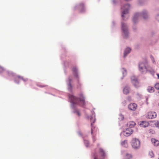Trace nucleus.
Returning a JSON list of instances; mask_svg holds the SVG:
<instances>
[{
  "label": "nucleus",
  "mask_w": 159,
  "mask_h": 159,
  "mask_svg": "<svg viewBox=\"0 0 159 159\" xmlns=\"http://www.w3.org/2000/svg\"><path fill=\"white\" fill-rule=\"evenodd\" d=\"M142 15L144 19L148 17L147 13L146 11H143L142 14Z\"/></svg>",
  "instance_id": "obj_19"
},
{
  "label": "nucleus",
  "mask_w": 159,
  "mask_h": 159,
  "mask_svg": "<svg viewBox=\"0 0 159 159\" xmlns=\"http://www.w3.org/2000/svg\"><path fill=\"white\" fill-rule=\"evenodd\" d=\"M120 116L121 117V120H123V119H124V117L123 116V115H120Z\"/></svg>",
  "instance_id": "obj_33"
},
{
  "label": "nucleus",
  "mask_w": 159,
  "mask_h": 159,
  "mask_svg": "<svg viewBox=\"0 0 159 159\" xmlns=\"http://www.w3.org/2000/svg\"><path fill=\"white\" fill-rule=\"evenodd\" d=\"M77 114L78 116H80L81 115L79 111H77Z\"/></svg>",
  "instance_id": "obj_36"
},
{
  "label": "nucleus",
  "mask_w": 159,
  "mask_h": 159,
  "mask_svg": "<svg viewBox=\"0 0 159 159\" xmlns=\"http://www.w3.org/2000/svg\"><path fill=\"white\" fill-rule=\"evenodd\" d=\"M148 90L150 93H153L154 91V88L153 87L149 86L148 87Z\"/></svg>",
  "instance_id": "obj_21"
},
{
  "label": "nucleus",
  "mask_w": 159,
  "mask_h": 159,
  "mask_svg": "<svg viewBox=\"0 0 159 159\" xmlns=\"http://www.w3.org/2000/svg\"><path fill=\"white\" fill-rule=\"evenodd\" d=\"M158 105H159V104H158Z\"/></svg>",
  "instance_id": "obj_39"
},
{
  "label": "nucleus",
  "mask_w": 159,
  "mask_h": 159,
  "mask_svg": "<svg viewBox=\"0 0 159 159\" xmlns=\"http://www.w3.org/2000/svg\"><path fill=\"white\" fill-rule=\"evenodd\" d=\"M130 7V5L128 4L125 5L123 7L124 10L122 12V16L123 17L124 15L128 13V11Z\"/></svg>",
  "instance_id": "obj_8"
},
{
  "label": "nucleus",
  "mask_w": 159,
  "mask_h": 159,
  "mask_svg": "<svg viewBox=\"0 0 159 159\" xmlns=\"http://www.w3.org/2000/svg\"><path fill=\"white\" fill-rule=\"evenodd\" d=\"M137 107L136 104L134 103H132L128 105L129 109L131 110L135 111Z\"/></svg>",
  "instance_id": "obj_10"
},
{
  "label": "nucleus",
  "mask_w": 159,
  "mask_h": 159,
  "mask_svg": "<svg viewBox=\"0 0 159 159\" xmlns=\"http://www.w3.org/2000/svg\"><path fill=\"white\" fill-rule=\"evenodd\" d=\"M140 15V14L139 13H137L135 14L133 19V21L134 23L135 22V19H136Z\"/></svg>",
  "instance_id": "obj_23"
},
{
  "label": "nucleus",
  "mask_w": 159,
  "mask_h": 159,
  "mask_svg": "<svg viewBox=\"0 0 159 159\" xmlns=\"http://www.w3.org/2000/svg\"><path fill=\"white\" fill-rule=\"evenodd\" d=\"M3 70V68L2 67L0 66V72H2Z\"/></svg>",
  "instance_id": "obj_32"
},
{
  "label": "nucleus",
  "mask_w": 159,
  "mask_h": 159,
  "mask_svg": "<svg viewBox=\"0 0 159 159\" xmlns=\"http://www.w3.org/2000/svg\"><path fill=\"white\" fill-rule=\"evenodd\" d=\"M106 156L104 150L101 148L99 149V153H95L93 156V159H104Z\"/></svg>",
  "instance_id": "obj_2"
},
{
  "label": "nucleus",
  "mask_w": 159,
  "mask_h": 159,
  "mask_svg": "<svg viewBox=\"0 0 159 159\" xmlns=\"http://www.w3.org/2000/svg\"><path fill=\"white\" fill-rule=\"evenodd\" d=\"M38 86L39 87H46V86H47L46 85H38Z\"/></svg>",
  "instance_id": "obj_34"
},
{
  "label": "nucleus",
  "mask_w": 159,
  "mask_h": 159,
  "mask_svg": "<svg viewBox=\"0 0 159 159\" xmlns=\"http://www.w3.org/2000/svg\"><path fill=\"white\" fill-rule=\"evenodd\" d=\"M156 19L159 21V15L157 16L156 17Z\"/></svg>",
  "instance_id": "obj_35"
},
{
  "label": "nucleus",
  "mask_w": 159,
  "mask_h": 159,
  "mask_svg": "<svg viewBox=\"0 0 159 159\" xmlns=\"http://www.w3.org/2000/svg\"><path fill=\"white\" fill-rule=\"evenodd\" d=\"M133 130L130 128L126 129L123 132V134L126 136H129L133 133Z\"/></svg>",
  "instance_id": "obj_7"
},
{
  "label": "nucleus",
  "mask_w": 159,
  "mask_h": 159,
  "mask_svg": "<svg viewBox=\"0 0 159 159\" xmlns=\"http://www.w3.org/2000/svg\"><path fill=\"white\" fill-rule=\"evenodd\" d=\"M157 116V113L154 111H149L146 115V117L147 118L152 119L154 118Z\"/></svg>",
  "instance_id": "obj_5"
},
{
  "label": "nucleus",
  "mask_w": 159,
  "mask_h": 159,
  "mask_svg": "<svg viewBox=\"0 0 159 159\" xmlns=\"http://www.w3.org/2000/svg\"><path fill=\"white\" fill-rule=\"evenodd\" d=\"M121 27L123 31L125 34V37H126L128 34L127 28L126 25L125 23H122L121 24Z\"/></svg>",
  "instance_id": "obj_9"
},
{
  "label": "nucleus",
  "mask_w": 159,
  "mask_h": 159,
  "mask_svg": "<svg viewBox=\"0 0 159 159\" xmlns=\"http://www.w3.org/2000/svg\"><path fill=\"white\" fill-rule=\"evenodd\" d=\"M84 143H87V145H86V146H88V145L89 144V142L87 140H84Z\"/></svg>",
  "instance_id": "obj_31"
},
{
  "label": "nucleus",
  "mask_w": 159,
  "mask_h": 159,
  "mask_svg": "<svg viewBox=\"0 0 159 159\" xmlns=\"http://www.w3.org/2000/svg\"><path fill=\"white\" fill-rule=\"evenodd\" d=\"M78 8L80 12H83L85 10V7L84 3L81 2L80 3L78 6Z\"/></svg>",
  "instance_id": "obj_11"
},
{
  "label": "nucleus",
  "mask_w": 159,
  "mask_h": 159,
  "mask_svg": "<svg viewBox=\"0 0 159 159\" xmlns=\"http://www.w3.org/2000/svg\"><path fill=\"white\" fill-rule=\"evenodd\" d=\"M136 125V123L133 121H129L127 124L129 128L133 127Z\"/></svg>",
  "instance_id": "obj_17"
},
{
  "label": "nucleus",
  "mask_w": 159,
  "mask_h": 159,
  "mask_svg": "<svg viewBox=\"0 0 159 159\" xmlns=\"http://www.w3.org/2000/svg\"><path fill=\"white\" fill-rule=\"evenodd\" d=\"M131 80L132 82L135 87L137 88L139 87V84L136 77L134 76H132L131 77Z\"/></svg>",
  "instance_id": "obj_6"
},
{
  "label": "nucleus",
  "mask_w": 159,
  "mask_h": 159,
  "mask_svg": "<svg viewBox=\"0 0 159 159\" xmlns=\"http://www.w3.org/2000/svg\"><path fill=\"white\" fill-rule=\"evenodd\" d=\"M69 80L70 83L68 85V87L69 89H70V91L72 90V86L70 83L71 81V80L70 79H69Z\"/></svg>",
  "instance_id": "obj_25"
},
{
  "label": "nucleus",
  "mask_w": 159,
  "mask_h": 159,
  "mask_svg": "<svg viewBox=\"0 0 159 159\" xmlns=\"http://www.w3.org/2000/svg\"><path fill=\"white\" fill-rule=\"evenodd\" d=\"M150 58H151V60L152 61V62L153 63H155V61L154 58V57L152 56H150Z\"/></svg>",
  "instance_id": "obj_28"
},
{
  "label": "nucleus",
  "mask_w": 159,
  "mask_h": 159,
  "mask_svg": "<svg viewBox=\"0 0 159 159\" xmlns=\"http://www.w3.org/2000/svg\"><path fill=\"white\" fill-rule=\"evenodd\" d=\"M123 69L124 70V71L123 72V75L125 74V75L126 74V71L124 69Z\"/></svg>",
  "instance_id": "obj_30"
},
{
  "label": "nucleus",
  "mask_w": 159,
  "mask_h": 159,
  "mask_svg": "<svg viewBox=\"0 0 159 159\" xmlns=\"http://www.w3.org/2000/svg\"><path fill=\"white\" fill-rule=\"evenodd\" d=\"M151 142L153 145L157 146L159 145V141L155 139H152Z\"/></svg>",
  "instance_id": "obj_13"
},
{
  "label": "nucleus",
  "mask_w": 159,
  "mask_h": 159,
  "mask_svg": "<svg viewBox=\"0 0 159 159\" xmlns=\"http://www.w3.org/2000/svg\"><path fill=\"white\" fill-rule=\"evenodd\" d=\"M133 157V156L131 154L129 153H126L124 156V159H131Z\"/></svg>",
  "instance_id": "obj_15"
},
{
  "label": "nucleus",
  "mask_w": 159,
  "mask_h": 159,
  "mask_svg": "<svg viewBox=\"0 0 159 159\" xmlns=\"http://www.w3.org/2000/svg\"><path fill=\"white\" fill-rule=\"evenodd\" d=\"M121 144L124 147H128L127 141L125 140L121 143Z\"/></svg>",
  "instance_id": "obj_22"
},
{
  "label": "nucleus",
  "mask_w": 159,
  "mask_h": 159,
  "mask_svg": "<svg viewBox=\"0 0 159 159\" xmlns=\"http://www.w3.org/2000/svg\"><path fill=\"white\" fill-rule=\"evenodd\" d=\"M148 62H145L140 63L139 65V69L140 71L142 73H144L147 72V66Z\"/></svg>",
  "instance_id": "obj_4"
},
{
  "label": "nucleus",
  "mask_w": 159,
  "mask_h": 159,
  "mask_svg": "<svg viewBox=\"0 0 159 159\" xmlns=\"http://www.w3.org/2000/svg\"><path fill=\"white\" fill-rule=\"evenodd\" d=\"M131 51V49L130 48H127L125 50L124 52V57L126 56L127 54L130 52Z\"/></svg>",
  "instance_id": "obj_18"
},
{
  "label": "nucleus",
  "mask_w": 159,
  "mask_h": 159,
  "mask_svg": "<svg viewBox=\"0 0 159 159\" xmlns=\"http://www.w3.org/2000/svg\"><path fill=\"white\" fill-rule=\"evenodd\" d=\"M157 75L158 76V78L159 79V74H157Z\"/></svg>",
  "instance_id": "obj_37"
},
{
  "label": "nucleus",
  "mask_w": 159,
  "mask_h": 159,
  "mask_svg": "<svg viewBox=\"0 0 159 159\" xmlns=\"http://www.w3.org/2000/svg\"><path fill=\"white\" fill-rule=\"evenodd\" d=\"M72 71L74 74H75V76H77V69L75 67H73L72 69Z\"/></svg>",
  "instance_id": "obj_24"
},
{
  "label": "nucleus",
  "mask_w": 159,
  "mask_h": 159,
  "mask_svg": "<svg viewBox=\"0 0 159 159\" xmlns=\"http://www.w3.org/2000/svg\"><path fill=\"white\" fill-rule=\"evenodd\" d=\"M158 159H159V157H158Z\"/></svg>",
  "instance_id": "obj_38"
},
{
  "label": "nucleus",
  "mask_w": 159,
  "mask_h": 159,
  "mask_svg": "<svg viewBox=\"0 0 159 159\" xmlns=\"http://www.w3.org/2000/svg\"><path fill=\"white\" fill-rule=\"evenodd\" d=\"M91 121V125L92 126V128L91 129V133L92 134L93 132V129L92 127V124L94 123L95 121V120L94 119H93L92 118H90Z\"/></svg>",
  "instance_id": "obj_20"
},
{
  "label": "nucleus",
  "mask_w": 159,
  "mask_h": 159,
  "mask_svg": "<svg viewBox=\"0 0 159 159\" xmlns=\"http://www.w3.org/2000/svg\"><path fill=\"white\" fill-rule=\"evenodd\" d=\"M155 87L156 89L159 90V83L156 84Z\"/></svg>",
  "instance_id": "obj_27"
},
{
  "label": "nucleus",
  "mask_w": 159,
  "mask_h": 159,
  "mask_svg": "<svg viewBox=\"0 0 159 159\" xmlns=\"http://www.w3.org/2000/svg\"><path fill=\"white\" fill-rule=\"evenodd\" d=\"M131 145L134 149H138L140 146V142L137 139H133L132 140Z\"/></svg>",
  "instance_id": "obj_3"
},
{
  "label": "nucleus",
  "mask_w": 159,
  "mask_h": 159,
  "mask_svg": "<svg viewBox=\"0 0 159 159\" xmlns=\"http://www.w3.org/2000/svg\"><path fill=\"white\" fill-rule=\"evenodd\" d=\"M147 71H148L151 73H154V70L150 66L148 65L147 63Z\"/></svg>",
  "instance_id": "obj_14"
},
{
  "label": "nucleus",
  "mask_w": 159,
  "mask_h": 159,
  "mask_svg": "<svg viewBox=\"0 0 159 159\" xmlns=\"http://www.w3.org/2000/svg\"><path fill=\"white\" fill-rule=\"evenodd\" d=\"M156 126L159 128V121L157 122L156 123Z\"/></svg>",
  "instance_id": "obj_29"
},
{
  "label": "nucleus",
  "mask_w": 159,
  "mask_h": 159,
  "mask_svg": "<svg viewBox=\"0 0 159 159\" xmlns=\"http://www.w3.org/2000/svg\"><path fill=\"white\" fill-rule=\"evenodd\" d=\"M123 93L124 94H127L129 92V88L127 86H125L123 89Z\"/></svg>",
  "instance_id": "obj_16"
},
{
  "label": "nucleus",
  "mask_w": 159,
  "mask_h": 159,
  "mask_svg": "<svg viewBox=\"0 0 159 159\" xmlns=\"http://www.w3.org/2000/svg\"><path fill=\"white\" fill-rule=\"evenodd\" d=\"M149 155L151 158L153 157L154 156V154L153 151H150L149 153Z\"/></svg>",
  "instance_id": "obj_26"
},
{
  "label": "nucleus",
  "mask_w": 159,
  "mask_h": 159,
  "mask_svg": "<svg viewBox=\"0 0 159 159\" xmlns=\"http://www.w3.org/2000/svg\"><path fill=\"white\" fill-rule=\"evenodd\" d=\"M69 98L70 102L73 104L79 105L82 106L85 105L84 98L82 93L79 94L78 98L72 95H69Z\"/></svg>",
  "instance_id": "obj_1"
},
{
  "label": "nucleus",
  "mask_w": 159,
  "mask_h": 159,
  "mask_svg": "<svg viewBox=\"0 0 159 159\" xmlns=\"http://www.w3.org/2000/svg\"><path fill=\"white\" fill-rule=\"evenodd\" d=\"M139 125L142 127H146L149 125V123L146 121H142L140 122Z\"/></svg>",
  "instance_id": "obj_12"
}]
</instances>
